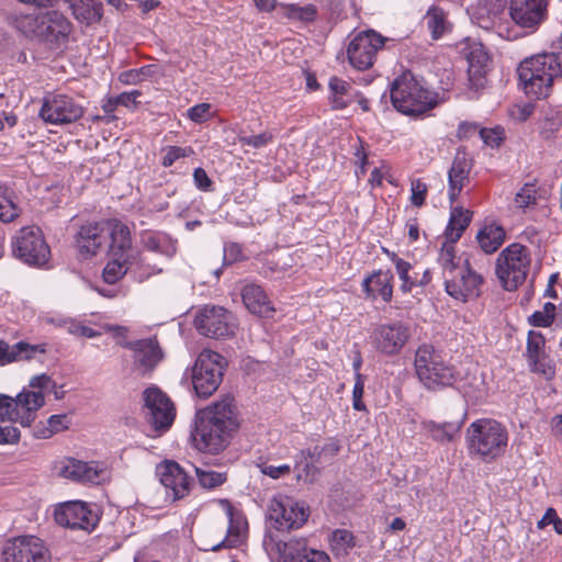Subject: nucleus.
<instances>
[{
	"instance_id": "obj_1",
	"label": "nucleus",
	"mask_w": 562,
	"mask_h": 562,
	"mask_svg": "<svg viewBox=\"0 0 562 562\" xmlns=\"http://www.w3.org/2000/svg\"><path fill=\"white\" fill-rule=\"evenodd\" d=\"M192 440L196 449L218 453L231 441L239 423L232 397H225L196 413Z\"/></svg>"
},
{
	"instance_id": "obj_2",
	"label": "nucleus",
	"mask_w": 562,
	"mask_h": 562,
	"mask_svg": "<svg viewBox=\"0 0 562 562\" xmlns=\"http://www.w3.org/2000/svg\"><path fill=\"white\" fill-rule=\"evenodd\" d=\"M30 390H23L15 398L0 395V420L19 423L24 427L30 426L36 416V412L44 406L45 396L55 387L53 379L43 373L33 376L29 383Z\"/></svg>"
},
{
	"instance_id": "obj_3",
	"label": "nucleus",
	"mask_w": 562,
	"mask_h": 562,
	"mask_svg": "<svg viewBox=\"0 0 562 562\" xmlns=\"http://www.w3.org/2000/svg\"><path fill=\"white\" fill-rule=\"evenodd\" d=\"M446 292L453 299L467 302L480 295L483 277L475 272L468 260L461 262L451 246L440 248L437 259Z\"/></svg>"
},
{
	"instance_id": "obj_4",
	"label": "nucleus",
	"mask_w": 562,
	"mask_h": 562,
	"mask_svg": "<svg viewBox=\"0 0 562 562\" xmlns=\"http://www.w3.org/2000/svg\"><path fill=\"white\" fill-rule=\"evenodd\" d=\"M391 102L402 114L418 117L438 105L437 93L427 89L412 71H403L390 88Z\"/></svg>"
},
{
	"instance_id": "obj_5",
	"label": "nucleus",
	"mask_w": 562,
	"mask_h": 562,
	"mask_svg": "<svg viewBox=\"0 0 562 562\" xmlns=\"http://www.w3.org/2000/svg\"><path fill=\"white\" fill-rule=\"evenodd\" d=\"M519 81L526 94L547 98L555 78L562 75L559 58L553 53L525 58L517 68Z\"/></svg>"
},
{
	"instance_id": "obj_6",
	"label": "nucleus",
	"mask_w": 562,
	"mask_h": 562,
	"mask_svg": "<svg viewBox=\"0 0 562 562\" xmlns=\"http://www.w3.org/2000/svg\"><path fill=\"white\" fill-rule=\"evenodd\" d=\"M467 439L471 453H475L484 460H494L506 451L508 431L497 420L482 418L468 427Z\"/></svg>"
},
{
	"instance_id": "obj_7",
	"label": "nucleus",
	"mask_w": 562,
	"mask_h": 562,
	"mask_svg": "<svg viewBox=\"0 0 562 562\" xmlns=\"http://www.w3.org/2000/svg\"><path fill=\"white\" fill-rule=\"evenodd\" d=\"M414 366L419 381L428 390L452 386L457 381L453 367L446 363L431 345L418 347Z\"/></svg>"
},
{
	"instance_id": "obj_8",
	"label": "nucleus",
	"mask_w": 562,
	"mask_h": 562,
	"mask_svg": "<svg viewBox=\"0 0 562 562\" xmlns=\"http://www.w3.org/2000/svg\"><path fill=\"white\" fill-rule=\"evenodd\" d=\"M531 265L528 247L514 243L504 248L496 260V276L507 291L516 290L526 280Z\"/></svg>"
},
{
	"instance_id": "obj_9",
	"label": "nucleus",
	"mask_w": 562,
	"mask_h": 562,
	"mask_svg": "<svg viewBox=\"0 0 562 562\" xmlns=\"http://www.w3.org/2000/svg\"><path fill=\"white\" fill-rule=\"evenodd\" d=\"M310 508L304 502L284 494L274 495L267 505V518L280 532L300 529L307 521Z\"/></svg>"
},
{
	"instance_id": "obj_10",
	"label": "nucleus",
	"mask_w": 562,
	"mask_h": 562,
	"mask_svg": "<svg viewBox=\"0 0 562 562\" xmlns=\"http://www.w3.org/2000/svg\"><path fill=\"white\" fill-rule=\"evenodd\" d=\"M11 248L13 256L29 266L43 267L50 258L43 233L34 225L20 228L11 239Z\"/></svg>"
},
{
	"instance_id": "obj_11",
	"label": "nucleus",
	"mask_w": 562,
	"mask_h": 562,
	"mask_svg": "<svg viewBox=\"0 0 562 562\" xmlns=\"http://www.w3.org/2000/svg\"><path fill=\"white\" fill-rule=\"evenodd\" d=\"M226 364L225 358L216 351L200 352L192 369V383L199 396L209 397L217 390Z\"/></svg>"
},
{
	"instance_id": "obj_12",
	"label": "nucleus",
	"mask_w": 562,
	"mask_h": 562,
	"mask_svg": "<svg viewBox=\"0 0 562 562\" xmlns=\"http://www.w3.org/2000/svg\"><path fill=\"white\" fill-rule=\"evenodd\" d=\"M22 23L27 27L25 33L55 45L66 43L72 29L70 21L58 11H48L34 18L26 16Z\"/></svg>"
},
{
	"instance_id": "obj_13",
	"label": "nucleus",
	"mask_w": 562,
	"mask_h": 562,
	"mask_svg": "<svg viewBox=\"0 0 562 562\" xmlns=\"http://www.w3.org/2000/svg\"><path fill=\"white\" fill-rule=\"evenodd\" d=\"M54 519L61 527L91 532L97 527L100 516L89 503L68 501L56 505Z\"/></svg>"
},
{
	"instance_id": "obj_14",
	"label": "nucleus",
	"mask_w": 562,
	"mask_h": 562,
	"mask_svg": "<svg viewBox=\"0 0 562 562\" xmlns=\"http://www.w3.org/2000/svg\"><path fill=\"white\" fill-rule=\"evenodd\" d=\"M4 562H50V551L35 536H19L8 540L2 550Z\"/></svg>"
},
{
	"instance_id": "obj_15",
	"label": "nucleus",
	"mask_w": 562,
	"mask_h": 562,
	"mask_svg": "<svg viewBox=\"0 0 562 562\" xmlns=\"http://www.w3.org/2000/svg\"><path fill=\"white\" fill-rule=\"evenodd\" d=\"M146 418L156 431H167L176 418V407L169 396L157 386L143 393Z\"/></svg>"
},
{
	"instance_id": "obj_16",
	"label": "nucleus",
	"mask_w": 562,
	"mask_h": 562,
	"mask_svg": "<svg viewBox=\"0 0 562 562\" xmlns=\"http://www.w3.org/2000/svg\"><path fill=\"white\" fill-rule=\"evenodd\" d=\"M196 330L206 337L220 339L234 335L235 322L232 314L220 306H205L194 318Z\"/></svg>"
},
{
	"instance_id": "obj_17",
	"label": "nucleus",
	"mask_w": 562,
	"mask_h": 562,
	"mask_svg": "<svg viewBox=\"0 0 562 562\" xmlns=\"http://www.w3.org/2000/svg\"><path fill=\"white\" fill-rule=\"evenodd\" d=\"M83 115V108L66 94H48L44 98L40 116L55 125L69 124Z\"/></svg>"
},
{
	"instance_id": "obj_18",
	"label": "nucleus",
	"mask_w": 562,
	"mask_h": 562,
	"mask_svg": "<svg viewBox=\"0 0 562 562\" xmlns=\"http://www.w3.org/2000/svg\"><path fill=\"white\" fill-rule=\"evenodd\" d=\"M411 328L402 322L382 324L374 328L371 338L374 348L386 356L397 355L411 338Z\"/></svg>"
},
{
	"instance_id": "obj_19",
	"label": "nucleus",
	"mask_w": 562,
	"mask_h": 562,
	"mask_svg": "<svg viewBox=\"0 0 562 562\" xmlns=\"http://www.w3.org/2000/svg\"><path fill=\"white\" fill-rule=\"evenodd\" d=\"M549 0H510L509 15L521 29L535 32L548 18Z\"/></svg>"
},
{
	"instance_id": "obj_20",
	"label": "nucleus",
	"mask_w": 562,
	"mask_h": 562,
	"mask_svg": "<svg viewBox=\"0 0 562 562\" xmlns=\"http://www.w3.org/2000/svg\"><path fill=\"white\" fill-rule=\"evenodd\" d=\"M120 346L133 351L134 366L142 375L150 374L164 359V351L156 337L123 340Z\"/></svg>"
},
{
	"instance_id": "obj_21",
	"label": "nucleus",
	"mask_w": 562,
	"mask_h": 562,
	"mask_svg": "<svg viewBox=\"0 0 562 562\" xmlns=\"http://www.w3.org/2000/svg\"><path fill=\"white\" fill-rule=\"evenodd\" d=\"M106 223H87L75 237L76 249L83 259L95 256L106 243Z\"/></svg>"
},
{
	"instance_id": "obj_22",
	"label": "nucleus",
	"mask_w": 562,
	"mask_h": 562,
	"mask_svg": "<svg viewBox=\"0 0 562 562\" xmlns=\"http://www.w3.org/2000/svg\"><path fill=\"white\" fill-rule=\"evenodd\" d=\"M384 38L370 30L353 37V68L364 70L373 65L375 54L384 45Z\"/></svg>"
},
{
	"instance_id": "obj_23",
	"label": "nucleus",
	"mask_w": 562,
	"mask_h": 562,
	"mask_svg": "<svg viewBox=\"0 0 562 562\" xmlns=\"http://www.w3.org/2000/svg\"><path fill=\"white\" fill-rule=\"evenodd\" d=\"M161 484L172 499H181L190 492V477L175 461H165L158 469Z\"/></svg>"
},
{
	"instance_id": "obj_24",
	"label": "nucleus",
	"mask_w": 562,
	"mask_h": 562,
	"mask_svg": "<svg viewBox=\"0 0 562 562\" xmlns=\"http://www.w3.org/2000/svg\"><path fill=\"white\" fill-rule=\"evenodd\" d=\"M279 562H330L329 555L323 551L307 547L303 539H291L278 543Z\"/></svg>"
},
{
	"instance_id": "obj_25",
	"label": "nucleus",
	"mask_w": 562,
	"mask_h": 562,
	"mask_svg": "<svg viewBox=\"0 0 562 562\" xmlns=\"http://www.w3.org/2000/svg\"><path fill=\"white\" fill-rule=\"evenodd\" d=\"M65 477L81 482L99 484L108 477V468L95 461L69 459L63 468Z\"/></svg>"
},
{
	"instance_id": "obj_26",
	"label": "nucleus",
	"mask_w": 562,
	"mask_h": 562,
	"mask_svg": "<svg viewBox=\"0 0 562 562\" xmlns=\"http://www.w3.org/2000/svg\"><path fill=\"white\" fill-rule=\"evenodd\" d=\"M106 240L109 244V256L132 259L136 250L132 246L131 231L127 225L120 221L112 220L106 222Z\"/></svg>"
},
{
	"instance_id": "obj_27",
	"label": "nucleus",
	"mask_w": 562,
	"mask_h": 562,
	"mask_svg": "<svg viewBox=\"0 0 562 562\" xmlns=\"http://www.w3.org/2000/svg\"><path fill=\"white\" fill-rule=\"evenodd\" d=\"M46 344L32 345L26 341H18L10 345L7 340L0 339V367L29 361L35 359L37 355L46 353Z\"/></svg>"
},
{
	"instance_id": "obj_28",
	"label": "nucleus",
	"mask_w": 562,
	"mask_h": 562,
	"mask_svg": "<svg viewBox=\"0 0 562 562\" xmlns=\"http://www.w3.org/2000/svg\"><path fill=\"white\" fill-rule=\"evenodd\" d=\"M221 503L228 519V528L225 538L220 543L213 546L212 551L239 546L247 531V520L244 515L236 510L228 501L224 499Z\"/></svg>"
},
{
	"instance_id": "obj_29",
	"label": "nucleus",
	"mask_w": 562,
	"mask_h": 562,
	"mask_svg": "<svg viewBox=\"0 0 562 562\" xmlns=\"http://www.w3.org/2000/svg\"><path fill=\"white\" fill-rule=\"evenodd\" d=\"M241 300L246 308L259 317H272L276 310L262 286L249 283L241 289Z\"/></svg>"
},
{
	"instance_id": "obj_30",
	"label": "nucleus",
	"mask_w": 562,
	"mask_h": 562,
	"mask_svg": "<svg viewBox=\"0 0 562 562\" xmlns=\"http://www.w3.org/2000/svg\"><path fill=\"white\" fill-rule=\"evenodd\" d=\"M393 274L390 270H378L367 277L362 282L363 291L368 299L389 303L393 295Z\"/></svg>"
},
{
	"instance_id": "obj_31",
	"label": "nucleus",
	"mask_w": 562,
	"mask_h": 562,
	"mask_svg": "<svg viewBox=\"0 0 562 562\" xmlns=\"http://www.w3.org/2000/svg\"><path fill=\"white\" fill-rule=\"evenodd\" d=\"M471 164L464 153H457L448 172L449 199L453 203L460 195L462 189L469 182Z\"/></svg>"
},
{
	"instance_id": "obj_32",
	"label": "nucleus",
	"mask_w": 562,
	"mask_h": 562,
	"mask_svg": "<svg viewBox=\"0 0 562 562\" xmlns=\"http://www.w3.org/2000/svg\"><path fill=\"white\" fill-rule=\"evenodd\" d=\"M471 222V213L462 207H454L450 213L449 223L445 231V241L440 248L451 246L456 251V243L461 238L463 232Z\"/></svg>"
},
{
	"instance_id": "obj_33",
	"label": "nucleus",
	"mask_w": 562,
	"mask_h": 562,
	"mask_svg": "<svg viewBox=\"0 0 562 562\" xmlns=\"http://www.w3.org/2000/svg\"><path fill=\"white\" fill-rule=\"evenodd\" d=\"M488 61L490 57L482 46L473 47L468 55L469 80L475 89H480L485 85Z\"/></svg>"
},
{
	"instance_id": "obj_34",
	"label": "nucleus",
	"mask_w": 562,
	"mask_h": 562,
	"mask_svg": "<svg viewBox=\"0 0 562 562\" xmlns=\"http://www.w3.org/2000/svg\"><path fill=\"white\" fill-rule=\"evenodd\" d=\"M142 243L150 251L171 257L177 251L176 240L164 232L147 231L142 234Z\"/></svg>"
},
{
	"instance_id": "obj_35",
	"label": "nucleus",
	"mask_w": 562,
	"mask_h": 562,
	"mask_svg": "<svg viewBox=\"0 0 562 562\" xmlns=\"http://www.w3.org/2000/svg\"><path fill=\"white\" fill-rule=\"evenodd\" d=\"M505 229L495 223L484 225L476 235L481 249L485 254L495 252L505 240Z\"/></svg>"
},
{
	"instance_id": "obj_36",
	"label": "nucleus",
	"mask_w": 562,
	"mask_h": 562,
	"mask_svg": "<svg viewBox=\"0 0 562 562\" xmlns=\"http://www.w3.org/2000/svg\"><path fill=\"white\" fill-rule=\"evenodd\" d=\"M71 9L78 21L91 24L101 20L103 4L99 0H79L71 4Z\"/></svg>"
},
{
	"instance_id": "obj_37",
	"label": "nucleus",
	"mask_w": 562,
	"mask_h": 562,
	"mask_svg": "<svg viewBox=\"0 0 562 562\" xmlns=\"http://www.w3.org/2000/svg\"><path fill=\"white\" fill-rule=\"evenodd\" d=\"M110 257L111 260L104 267L102 277L106 283L114 284L130 271L133 260L115 256Z\"/></svg>"
},
{
	"instance_id": "obj_38",
	"label": "nucleus",
	"mask_w": 562,
	"mask_h": 562,
	"mask_svg": "<svg viewBox=\"0 0 562 562\" xmlns=\"http://www.w3.org/2000/svg\"><path fill=\"white\" fill-rule=\"evenodd\" d=\"M280 10L282 11L283 16L302 22H313L317 15V9L314 4L300 7L293 3H281Z\"/></svg>"
},
{
	"instance_id": "obj_39",
	"label": "nucleus",
	"mask_w": 562,
	"mask_h": 562,
	"mask_svg": "<svg viewBox=\"0 0 562 562\" xmlns=\"http://www.w3.org/2000/svg\"><path fill=\"white\" fill-rule=\"evenodd\" d=\"M329 90H330V103L331 106L336 110L345 109L350 101L349 97V86L346 81L333 77L329 81Z\"/></svg>"
},
{
	"instance_id": "obj_40",
	"label": "nucleus",
	"mask_w": 562,
	"mask_h": 562,
	"mask_svg": "<svg viewBox=\"0 0 562 562\" xmlns=\"http://www.w3.org/2000/svg\"><path fill=\"white\" fill-rule=\"evenodd\" d=\"M329 547L337 558H347L351 549V532L347 529H336L329 537Z\"/></svg>"
},
{
	"instance_id": "obj_41",
	"label": "nucleus",
	"mask_w": 562,
	"mask_h": 562,
	"mask_svg": "<svg viewBox=\"0 0 562 562\" xmlns=\"http://www.w3.org/2000/svg\"><path fill=\"white\" fill-rule=\"evenodd\" d=\"M161 271V268H158L156 265L147 262L145 258L140 257V255L137 251L134 254L133 262H131L130 272L138 282H144L145 280L160 273Z\"/></svg>"
},
{
	"instance_id": "obj_42",
	"label": "nucleus",
	"mask_w": 562,
	"mask_h": 562,
	"mask_svg": "<svg viewBox=\"0 0 562 562\" xmlns=\"http://www.w3.org/2000/svg\"><path fill=\"white\" fill-rule=\"evenodd\" d=\"M425 427L435 440L441 442L451 441L461 428L458 423L436 424L434 422L426 423Z\"/></svg>"
},
{
	"instance_id": "obj_43",
	"label": "nucleus",
	"mask_w": 562,
	"mask_h": 562,
	"mask_svg": "<svg viewBox=\"0 0 562 562\" xmlns=\"http://www.w3.org/2000/svg\"><path fill=\"white\" fill-rule=\"evenodd\" d=\"M195 474L200 485L207 490L216 488L227 480L225 472L213 471L209 468H195Z\"/></svg>"
},
{
	"instance_id": "obj_44",
	"label": "nucleus",
	"mask_w": 562,
	"mask_h": 562,
	"mask_svg": "<svg viewBox=\"0 0 562 562\" xmlns=\"http://www.w3.org/2000/svg\"><path fill=\"white\" fill-rule=\"evenodd\" d=\"M20 207L13 201L7 189L0 187V221L3 223L13 222L20 215Z\"/></svg>"
},
{
	"instance_id": "obj_45",
	"label": "nucleus",
	"mask_w": 562,
	"mask_h": 562,
	"mask_svg": "<svg viewBox=\"0 0 562 562\" xmlns=\"http://www.w3.org/2000/svg\"><path fill=\"white\" fill-rule=\"evenodd\" d=\"M68 428L67 415H52L47 419V425L37 427L35 435L40 438H50L53 435Z\"/></svg>"
},
{
	"instance_id": "obj_46",
	"label": "nucleus",
	"mask_w": 562,
	"mask_h": 562,
	"mask_svg": "<svg viewBox=\"0 0 562 562\" xmlns=\"http://www.w3.org/2000/svg\"><path fill=\"white\" fill-rule=\"evenodd\" d=\"M161 165L165 168L171 167L180 158L190 157L194 154V150L190 146H165L161 148Z\"/></svg>"
},
{
	"instance_id": "obj_47",
	"label": "nucleus",
	"mask_w": 562,
	"mask_h": 562,
	"mask_svg": "<svg viewBox=\"0 0 562 562\" xmlns=\"http://www.w3.org/2000/svg\"><path fill=\"white\" fill-rule=\"evenodd\" d=\"M538 192L535 183H525L515 194L514 203L518 209H527L537 204Z\"/></svg>"
},
{
	"instance_id": "obj_48",
	"label": "nucleus",
	"mask_w": 562,
	"mask_h": 562,
	"mask_svg": "<svg viewBox=\"0 0 562 562\" xmlns=\"http://www.w3.org/2000/svg\"><path fill=\"white\" fill-rule=\"evenodd\" d=\"M427 26L432 38L438 40L445 32V13L441 9L432 7L426 14Z\"/></svg>"
},
{
	"instance_id": "obj_49",
	"label": "nucleus",
	"mask_w": 562,
	"mask_h": 562,
	"mask_svg": "<svg viewBox=\"0 0 562 562\" xmlns=\"http://www.w3.org/2000/svg\"><path fill=\"white\" fill-rule=\"evenodd\" d=\"M237 140L241 146H249L255 149H260L272 143L273 135L268 131H265L258 135H245L244 133H239L237 135Z\"/></svg>"
},
{
	"instance_id": "obj_50",
	"label": "nucleus",
	"mask_w": 562,
	"mask_h": 562,
	"mask_svg": "<svg viewBox=\"0 0 562 562\" xmlns=\"http://www.w3.org/2000/svg\"><path fill=\"white\" fill-rule=\"evenodd\" d=\"M546 340L541 333L530 330L528 334V341H527V355L528 359H537L539 357H542V349L544 347Z\"/></svg>"
},
{
	"instance_id": "obj_51",
	"label": "nucleus",
	"mask_w": 562,
	"mask_h": 562,
	"mask_svg": "<svg viewBox=\"0 0 562 562\" xmlns=\"http://www.w3.org/2000/svg\"><path fill=\"white\" fill-rule=\"evenodd\" d=\"M211 109L212 105L210 103L195 104L188 109L187 117L198 124L204 123L212 117Z\"/></svg>"
},
{
	"instance_id": "obj_52",
	"label": "nucleus",
	"mask_w": 562,
	"mask_h": 562,
	"mask_svg": "<svg viewBox=\"0 0 562 562\" xmlns=\"http://www.w3.org/2000/svg\"><path fill=\"white\" fill-rule=\"evenodd\" d=\"M393 261L395 263L396 271L401 280L403 281L401 286L402 290L404 292L411 291L412 286L415 284V281L412 280L411 277L408 276L412 266L407 261L396 257L395 255L393 256Z\"/></svg>"
},
{
	"instance_id": "obj_53",
	"label": "nucleus",
	"mask_w": 562,
	"mask_h": 562,
	"mask_svg": "<svg viewBox=\"0 0 562 562\" xmlns=\"http://www.w3.org/2000/svg\"><path fill=\"white\" fill-rule=\"evenodd\" d=\"M428 192L427 184L420 179H414L411 182V202L413 205L420 207L424 205Z\"/></svg>"
},
{
	"instance_id": "obj_54",
	"label": "nucleus",
	"mask_w": 562,
	"mask_h": 562,
	"mask_svg": "<svg viewBox=\"0 0 562 562\" xmlns=\"http://www.w3.org/2000/svg\"><path fill=\"white\" fill-rule=\"evenodd\" d=\"M529 361L532 364V370L541 373L547 380H551L554 376L555 367L544 356Z\"/></svg>"
},
{
	"instance_id": "obj_55",
	"label": "nucleus",
	"mask_w": 562,
	"mask_h": 562,
	"mask_svg": "<svg viewBox=\"0 0 562 562\" xmlns=\"http://www.w3.org/2000/svg\"><path fill=\"white\" fill-rule=\"evenodd\" d=\"M297 480L303 481L304 483H313L317 480L319 475V469L315 463L305 461V464L300 468L297 467Z\"/></svg>"
},
{
	"instance_id": "obj_56",
	"label": "nucleus",
	"mask_w": 562,
	"mask_h": 562,
	"mask_svg": "<svg viewBox=\"0 0 562 562\" xmlns=\"http://www.w3.org/2000/svg\"><path fill=\"white\" fill-rule=\"evenodd\" d=\"M359 142H360V147L357 148V151L353 154V156L356 157V160L353 162L358 166V169L356 170V175L358 178H360V176H363L366 173V171H367L366 166L370 165V161H369L370 151L363 145V143L361 142L360 138H359Z\"/></svg>"
},
{
	"instance_id": "obj_57",
	"label": "nucleus",
	"mask_w": 562,
	"mask_h": 562,
	"mask_svg": "<svg viewBox=\"0 0 562 562\" xmlns=\"http://www.w3.org/2000/svg\"><path fill=\"white\" fill-rule=\"evenodd\" d=\"M68 331L77 337L86 338L99 337L102 334L101 331H97L93 328L78 322H70L68 325Z\"/></svg>"
},
{
	"instance_id": "obj_58",
	"label": "nucleus",
	"mask_w": 562,
	"mask_h": 562,
	"mask_svg": "<svg viewBox=\"0 0 562 562\" xmlns=\"http://www.w3.org/2000/svg\"><path fill=\"white\" fill-rule=\"evenodd\" d=\"M364 386V378L361 374H357L356 382L353 384V409L366 411V405L362 402Z\"/></svg>"
},
{
	"instance_id": "obj_59",
	"label": "nucleus",
	"mask_w": 562,
	"mask_h": 562,
	"mask_svg": "<svg viewBox=\"0 0 562 562\" xmlns=\"http://www.w3.org/2000/svg\"><path fill=\"white\" fill-rule=\"evenodd\" d=\"M194 184L202 191H211L213 182L203 168H195L193 171Z\"/></svg>"
},
{
	"instance_id": "obj_60",
	"label": "nucleus",
	"mask_w": 562,
	"mask_h": 562,
	"mask_svg": "<svg viewBox=\"0 0 562 562\" xmlns=\"http://www.w3.org/2000/svg\"><path fill=\"white\" fill-rule=\"evenodd\" d=\"M20 439V430L14 426L0 427V443L13 445Z\"/></svg>"
},
{
	"instance_id": "obj_61",
	"label": "nucleus",
	"mask_w": 562,
	"mask_h": 562,
	"mask_svg": "<svg viewBox=\"0 0 562 562\" xmlns=\"http://www.w3.org/2000/svg\"><path fill=\"white\" fill-rule=\"evenodd\" d=\"M146 67L139 69H130L120 74V81L125 85H137L142 81Z\"/></svg>"
},
{
	"instance_id": "obj_62",
	"label": "nucleus",
	"mask_w": 562,
	"mask_h": 562,
	"mask_svg": "<svg viewBox=\"0 0 562 562\" xmlns=\"http://www.w3.org/2000/svg\"><path fill=\"white\" fill-rule=\"evenodd\" d=\"M140 94L142 93L138 90L122 92L121 94L115 97V102L122 106L135 108L137 105V98L140 97Z\"/></svg>"
},
{
	"instance_id": "obj_63",
	"label": "nucleus",
	"mask_w": 562,
	"mask_h": 562,
	"mask_svg": "<svg viewBox=\"0 0 562 562\" xmlns=\"http://www.w3.org/2000/svg\"><path fill=\"white\" fill-rule=\"evenodd\" d=\"M290 472L291 468L288 464H282L278 467L265 464L261 467V473L272 479H279L281 476L290 474Z\"/></svg>"
},
{
	"instance_id": "obj_64",
	"label": "nucleus",
	"mask_w": 562,
	"mask_h": 562,
	"mask_svg": "<svg viewBox=\"0 0 562 562\" xmlns=\"http://www.w3.org/2000/svg\"><path fill=\"white\" fill-rule=\"evenodd\" d=\"M479 134L483 142L490 146H498L502 140V132L497 130L481 128Z\"/></svg>"
}]
</instances>
